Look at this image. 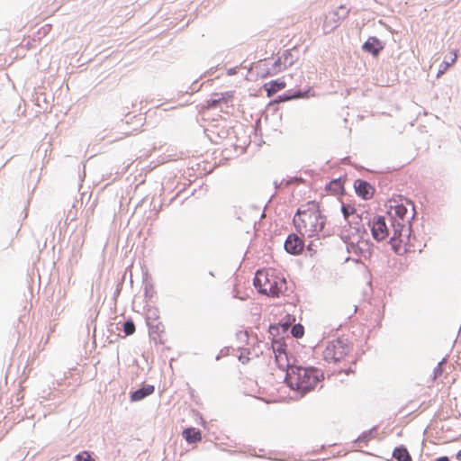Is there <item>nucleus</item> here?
Here are the masks:
<instances>
[{
    "label": "nucleus",
    "instance_id": "f257e3e1",
    "mask_svg": "<svg viewBox=\"0 0 461 461\" xmlns=\"http://www.w3.org/2000/svg\"><path fill=\"white\" fill-rule=\"evenodd\" d=\"M276 365L281 369H287L285 383L288 387L300 396L313 391L324 379L323 372L313 366H290L285 345L280 341L272 343Z\"/></svg>",
    "mask_w": 461,
    "mask_h": 461
},
{
    "label": "nucleus",
    "instance_id": "f03ea898",
    "mask_svg": "<svg viewBox=\"0 0 461 461\" xmlns=\"http://www.w3.org/2000/svg\"><path fill=\"white\" fill-rule=\"evenodd\" d=\"M293 221L302 236L313 238L318 237L323 230L326 216L322 213L319 202L309 201L298 208Z\"/></svg>",
    "mask_w": 461,
    "mask_h": 461
},
{
    "label": "nucleus",
    "instance_id": "7ed1b4c3",
    "mask_svg": "<svg viewBox=\"0 0 461 461\" xmlns=\"http://www.w3.org/2000/svg\"><path fill=\"white\" fill-rule=\"evenodd\" d=\"M254 285L259 293L272 297H278L286 290L285 278L273 268L258 270Z\"/></svg>",
    "mask_w": 461,
    "mask_h": 461
},
{
    "label": "nucleus",
    "instance_id": "20e7f679",
    "mask_svg": "<svg viewBox=\"0 0 461 461\" xmlns=\"http://www.w3.org/2000/svg\"><path fill=\"white\" fill-rule=\"evenodd\" d=\"M234 345L235 355L242 364H247L258 358L264 352L267 344L258 341L256 336H249L247 330H240L236 333Z\"/></svg>",
    "mask_w": 461,
    "mask_h": 461
},
{
    "label": "nucleus",
    "instance_id": "39448f33",
    "mask_svg": "<svg viewBox=\"0 0 461 461\" xmlns=\"http://www.w3.org/2000/svg\"><path fill=\"white\" fill-rule=\"evenodd\" d=\"M387 213L393 227L410 226V221L414 217V205L402 196L392 198L387 202Z\"/></svg>",
    "mask_w": 461,
    "mask_h": 461
},
{
    "label": "nucleus",
    "instance_id": "423d86ee",
    "mask_svg": "<svg viewBox=\"0 0 461 461\" xmlns=\"http://www.w3.org/2000/svg\"><path fill=\"white\" fill-rule=\"evenodd\" d=\"M352 344L347 339H336L325 343L322 357L327 363L344 365L352 358Z\"/></svg>",
    "mask_w": 461,
    "mask_h": 461
},
{
    "label": "nucleus",
    "instance_id": "0eeeda50",
    "mask_svg": "<svg viewBox=\"0 0 461 461\" xmlns=\"http://www.w3.org/2000/svg\"><path fill=\"white\" fill-rule=\"evenodd\" d=\"M416 239L411 234V227H393V235L390 239V244L393 250L403 255L409 252H414L417 249Z\"/></svg>",
    "mask_w": 461,
    "mask_h": 461
},
{
    "label": "nucleus",
    "instance_id": "6e6552de",
    "mask_svg": "<svg viewBox=\"0 0 461 461\" xmlns=\"http://www.w3.org/2000/svg\"><path fill=\"white\" fill-rule=\"evenodd\" d=\"M371 233L377 241L384 240L389 236V230L384 217H376L371 224Z\"/></svg>",
    "mask_w": 461,
    "mask_h": 461
},
{
    "label": "nucleus",
    "instance_id": "1a4fd4ad",
    "mask_svg": "<svg viewBox=\"0 0 461 461\" xmlns=\"http://www.w3.org/2000/svg\"><path fill=\"white\" fill-rule=\"evenodd\" d=\"M354 188L357 194L365 200L371 199L374 196V186L365 180L357 179L354 182Z\"/></svg>",
    "mask_w": 461,
    "mask_h": 461
},
{
    "label": "nucleus",
    "instance_id": "9d476101",
    "mask_svg": "<svg viewBox=\"0 0 461 461\" xmlns=\"http://www.w3.org/2000/svg\"><path fill=\"white\" fill-rule=\"evenodd\" d=\"M303 247L304 243L303 240L296 234H290L285 242V250L293 255L300 254L303 251Z\"/></svg>",
    "mask_w": 461,
    "mask_h": 461
},
{
    "label": "nucleus",
    "instance_id": "9b49d317",
    "mask_svg": "<svg viewBox=\"0 0 461 461\" xmlns=\"http://www.w3.org/2000/svg\"><path fill=\"white\" fill-rule=\"evenodd\" d=\"M147 324L149 326V336L152 337L155 341L158 340L160 343H162V337L165 333V326L162 321L158 320L157 321H152Z\"/></svg>",
    "mask_w": 461,
    "mask_h": 461
},
{
    "label": "nucleus",
    "instance_id": "f8f14e48",
    "mask_svg": "<svg viewBox=\"0 0 461 461\" xmlns=\"http://www.w3.org/2000/svg\"><path fill=\"white\" fill-rule=\"evenodd\" d=\"M384 49V46L380 40L375 37H370L363 44V50L366 52L377 56L379 52Z\"/></svg>",
    "mask_w": 461,
    "mask_h": 461
},
{
    "label": "nucleus",
    "instance_id": "ddd939ff",
    "mask_svg": "<svg viewBox=\"0 0 461 461\" xmlns=\"http://www.w3.org/2000/svg\"><path fill=\"white\" fill-rule=\"evenodd\" d=\"M155 391V387L151 384L145 385L139 390L134 391L131 394V400L132 402H139L147 396L152 394Z\"/></svg>",
    "mask_w": 461,
    "mask_h": 461
},
{
    "label": "nucleus",
    "instance_id": "4468645a",
    "mask_svg": "<svg viewBox=\"0 0 461 461\" xmlns=\"http://www.w3.org/2000/svg\"><path fill=\"white\" fill-rule=\"evenodd\" d=\"M339 22H340V18H339L338 13L330 12L325 17L323 28L326 31V32H330L339 24Z\"/></svg>",
    "mask_w": 461,
    "mask_h": 461
},
{
    "label": "nucleus",
    "instance_id": "2eb2a0df",
    "mask_svg": "<svg viewBox=\"0 0 461 461\" xmlns=\"http://www.w3.org/2000/svg\"><path fill=\"white\" fill-rule=\"evenodd\" d=\"M285 86V82L279 80H273L264 85L267 97L273 96L277 91L284 89Z\"/></svg>",
    "mask_w": 461,
    "mask_h": 461
},
{
    "label": "nucleus",
    "instance_id": "dca6fc26",
    "mask_svg": "<svg viewBox=\"0 0 461 461\" xmlns=\"http://www.w3.org/2000/svg\"><path fill=\"white\" fill-rule=\"evenodd\" d=\"M183 437L188 443H196L202 440L201 431L195 428H187L183 431Z\"/></svg>",
    "mask_w": 461,
    "mask_h": 461
},
{
    "label": "nucleus",
    "instance_id": "f3484780",
    "mask_svg": "<svg viewBox=\"0 0 461 461\" xmlns=\"http://www.w3.org/2000/svg\"><path fill=\"white\" fill-rule=\"evenodd\" d=\"M457 59V52L456 50L453 51L449 58H446L445 60L443 61V63L440 65V68L437 74V77H441L447 70V68L454 65L456 63Z\"/></svg>",
    "mask_w": 461,
    "mask_h": 461
},
{
    "label": "nucleus",
    "instance_id": "a211bd4d",
    "mask_svg": "<svg viewBox=\"0 0 461 461\" xmlns=\"http://www.w3.org/2000/svg\"><path fill=\"white\" fill-rule=\"evenodd\" d=\"M393 456L397 461H412L411 456L409 451L404 447H396L393 450Z\"/></svg>",
    "mask_w": 461,
    "mask_h": 461
},
{
    "label": "nucleus",
    "instance_id": "6ab92c4d",
    "mask_svg": "<svg viewBox=\"0 0 461 461\" xmlns=\"http://www.w3.org/2000/svg\"><path fill=\"white\" fill-rule=\"evenodd\" d=\"M283 69L282 68V63H281V59L280 58L277 59L274 65H273V68L270 69V70H267L266 72H264L262 75H261V77H267L268 76H273V75H276L279 72H281Z\"/></svg>",
    "mask_w": 461,
    "mask_h": 461
},
{
    "label": "nucleus",
    "instance_id": "aec40b11",
    "mask_svg": "<svg viewBox=\"0 0 461 461\" xmlns=\"http://www.w3.org/2000/svg\"><path fill=\"white\" fill-rule=\"evenodd\" d=\"M291 333L294 338H302L304 334V328L302 324H295L293 326Z\"/></svg>",
    "mask_w": 461,
    "mask_h": 461
},
{
    "label": "nucleus",
    "instance_id": "412c9836",
    "mask_svg": "<svg viewBox=\"0 0 461 461\" xmlns=\"http://www.w3.org/2000/svg\"><path fill=\"white\" fill-rule=\"evenodd\" d=\"M159 320V314L157 309H149L147 312V323Z\"/></svg>",
    "mask_w": 461,
    "mask_h": 461
},
{
    "label": "nucleus",
    "instance_id": "4be33fe9",
    "mask_svg": "<svg viewBox=\"0 0 461 461\" xmlns=\"http://www.w3.org/2000/svg\"><path fill=\"white\" fill-rule=\"evenodd\" d=\"M123 331L129 336L135 332V324L132 321H128L123 324Z\"/></svg>",
    "mask_w": 461,
    "mask_h": 461
},
{
    "label": "nucleus",
    "instance_id": "5701e85b",
    "mask_svg": "<svg viewBox=\"0 0 461 461\" xmlns=\"http://www.w3.org/2000/svg\"><path fill=\"white\" fill-rule=\"evenodd\" d=\"M341 211L345 219H348V217L356 212V210L351 205H342Z\"/></svg>",
    "mask_w": 461,
    "mask_h": 461
},
{
    "label": "nucleus",
    "instance_id": "b1692460",
    "mask_svg": "<svg viewBox=\"0 0 461 461\" xmlns=\"http://www.w3.org/2000/svg\"><path fill=\"white\" fill-rule=\"evenodd\" d=\"M443 362L438 363V366L435 368V377H437L440 373L442 369Z\"/></svg>",
    "mask_w": 461,
    "mask_h": 461
},
{
    "label": "nucleus",
    "instance_id": "393cba45",
    "mask_svg": "<svg viewBox=\"0 0 461 461\" xmlns=\"http://www.w3.org/2000/svg\"><path fill=\"white\" fill-rule=\"evenodd\" d=\"M227 73H228L229 76H232V75L236 74V68H230V69H228Z\"/></svg>",
    "mask_w": 461,
    "mask_h": 461
},
{
    "label": "nucleus",
    "instance_id": "a878e982",
    "mask_svg": "<svg viewBox=\"0 0 461 461\" xmlns=\"http://www.w3.org/2000/svg\"><path fill=\"white\" fill-rule=\"evenodd\" d=\"M77 461H86V457H84L82 455H78L77 456Z\"/></svg>",
    "mask_w": 461,
    "mask_h": 461
},
{
    "label": "nucleus",
    "instance_id": "bb28decb",
    "mask_svg": "<svg viewBox=\"0 0 461 461\" xmlns=\"http://www.w3.org/2000/svg\"><path fill=\"white\" fill-rule=\"evenodd\" d=\"M435 461H449V459L447 456H441L437 458Z\"/></svg>",
    "mask_w": 461,
    "mask_h": 461
},
{
    "label": "nucleus",
    "instance_id": "cd10ccee",
    "mask_svg": "<svg viewBox=\"0 0 461 461\" xmlns=\"http://www.w3.org/2000/svg\"><path fill=\"white\" fill-rule=\"evenodd\" d=\"M456 458L458 461H461V449L456 453Z\"/></svg>",
    "mask_w": 461,
    "mask_h": 461
},
{
    "label": "nucleus",
    "instance_id": "c85d7f7f",
    "mask_svg": "<svg viewBox=\"0 0 461 461\" xmlns=\"http://www.w3.org/2000/svg\"><path fill=\"white\" fill-rule=\"evenodd\" d=\"M217 103H218V101H217V100H212V101L209 104V106H210V107H213V106H215V105H216V104H217Z\"/></svg>",
    "mask_w": 461,
    "mask_h": 461
},
{
    "label": "nucleus",
    "instance_id": "c756f323",
    "mask_svg": "<svg viewBox=\"0 0 461 461\" xmlns=\"http://www.w3.org/2000/svg\"><path fill=\"white\" fill-rule=\"evenodd\" d=\"M292 97L291 96H284V97H280V101H287V100H290Z\"/></svg>",
    "mask_w": 461,
    "mask_h": 461
},
{
    "label": "nucleus",
    "instance_id": "7c9ffc66",
    "mask_svg": "<svg viewBox=\"0 0 461 461\" xmlns=\"http://www.w3.org/2000/svg\"><path fill=\"white\" fill-rule=\"evenodd\" d=\"M302 96H303L302 94H297V95H293L292 97L298 98V97H302Z\"/></svg>",
    "mask_w": 461,
    "mask_h": 461
},
{
    "label": "nucleus",
    "instance_id": "2f4dec72",
    "mask_svg": "<svg viewBox=\"0 0 461 461\" xmlns=\"http://www.w3.org/2000/svg\"><path fill=\"white\" fill-rule=\"evenodd\" d=\"M88 461H95L94 459H92L89 456H88Z\"/></svg>",
    "mask_w": 461,
    "mask_h": 461
}]
</instances>
